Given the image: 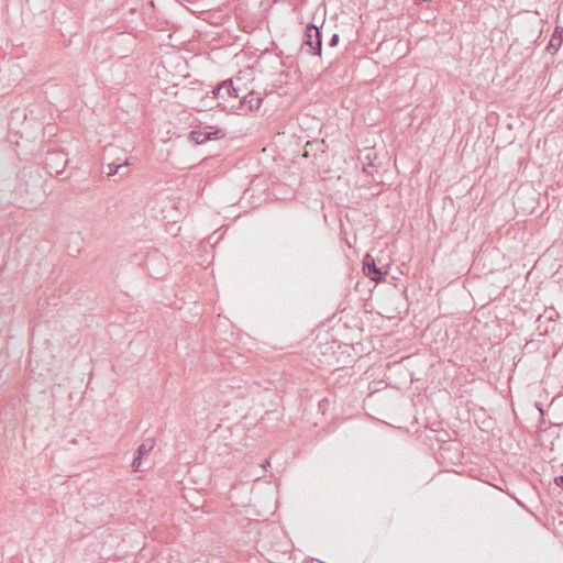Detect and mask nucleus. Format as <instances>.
Segmentation results:
<instances>
[{
	"instance_id": "obj_7",
	"label": "nucleus",
	"mask_w": 563,
	"mask_h": 563,
	"mask_svg": "<svg viewBox=\"0 0 563 563\" xmlns=\"http://www.w3.org/2000/svg\"><path fill=\"white\" fill-rule=\"evenodd\" d=\"M223 136V132L219 129L213 130L211 126H206L190 132V140L197 145L205 144L210 140H218Z\"/></svg>"
},
{
	"instance_id": "obj_15",
	"label": "nucleus",
	"mask_w": 563,
	"mask_h": 563,
	"mask_svg": "<svg viewBox=\"0 0 563 563\" xmlns=\"http://www.w3.org/2000/svg\"><path fill=\"white\" fill-rule=\"evenodd\" d=\"M269 465H271L269 460H265V461L263 462V464H262V467H263V468H266V467H267V466H269Z\"/></svg>"
},
{
	"instance_id": "obj_4",
	"label": "nucleus",
	"mask_w": 563,
	"mask_h": 563,
	"mask_svg": "<svg viewBox=\"0 0 563 563\" xmlns=\"http://www.w3.org/2000/svg\"><path fill=\"white\" fill-rule=\"evenodd\" d=\"M68 164L63 152H48L45 157V168L49 175H59Z\"/></svg>"
},
{
	"instance_id": "obj_13",
	"label": "nucleus",
	"mask_w": 563,
	"mask_h": 563,
	"mask_svg": "<svg viewBox=\"0 0 563 563\" xmlns=\"http://www.w3.org/2000/svg\"><path fill=\"white\" fill-rule=\"evenodd\" d=\"M339 41H340L339 34L334 33L331 36V38H330L328 44H329V46L334 47V46H336L339 44Z\"/></svg>"
},
{
	"instance_id": "obj_2",
	"label": "nucleus",
	"mask_w": 563,
	"mask_h": 563,
	"mask_svg": "<svg viewBox=\"0 0 563 563\" xmlns=\"http://www.w3.org/2000/svg\"><path fill=\"white\" fill-rule=\"evenodd\" d=\"M302 48L313 56H321L322 53V32L312 23H309L305 30V41Z\"/></svg>"
},
{
	"instance_id": "obj_14",
	"label": "nucleus",
	"mask_w": 563,
	"mask_h": 563,
	"mask_svg": "<svg viewBox=\"0 0 563 563\" xmlns=\"http://www.w3.org/2000/svg\"><path fill=\"white\" fill-rule=\"evenodd\" d=\"M554 482L558 486H563V475L556 476Z\"/></svg>"
},
{
	"instance_id": "obj_8",
	"label": "nucleus",
	"mask_w": 563,
	"mask_h": 563,
	"mask_svg": "<svg viewBox=\"0 0 563 563\" xmlns=\"http://www.w3.org/2000/svg\"><path fill=\"white\" fill-rule=\"evenodd\" d=\"M128 161L123 163L111 162L102 166V172L106 173L108 177L119 174L120 177L123 178L128 175Z\"/></svg>"
},
{
	"instance_id": "obj_3",
	"label": "nucleus",
	"mask_w": 563,
	"mask_h": 563,
	"mask_svg": "<svg viewBox=\"0 0 563 563\" xmlns=\"http://www.w3.org/2000/svg\"><path fill=\"white\" fill-rule=\"evenodd\" d=\"M363 272L369 277L372 280L379 283L385 279L388 274V267L382 266L378 267L374 257L369 254H366L363 261Z\"/></svg>"
},
{
	"instance_id": "obj_11",
	"label": "nucleus",
	"mask_w": 563,
	"mask_h": 563,
	"mask_svg": "<svg viewBox=\"0 0 563 563\" xmlns=\"http://www.w3.org/2000/svg\"><path fill=\"white\" fill-rule=\"evenodd\" d=\"M562 41H563L562 35H561V34L556 35V34L554 33V34L552 35V37H551V41H550V43H549L548 48H549V49H550V48H554V49L556 51V49L559 48V46L562 44Z\"/></svg>"
},
{
	"instance_id": "obj_12",
	"label": "nucleus",
	"mask_w": 563,
	"mask_h": 563,
	"mask_svg": "<svg viewBox=\"0 0 563 563\" xmlns=\"http://www.w3.org/2000/svg\"><path fill=\"white\" fill-rule=\"evenodd\" d=\"M191 85H195V82H191ZM196 86H197V87H194V88H195V100H198V99H199V97H200L201 95H203V92H205L206 90H203L202 85H201L200 82H196Z\"/></svg>"
},
{
	"instance_id": "obj_9",
	"label": "nucleus",
	"mask_w": 563,
	"mask_h": 563,
	"mask_svg": "<svg viewBox=\"0 0 563 563\" xmlns=\"http://www.w3.org/2000/svg\"><path fill=\"white\" fill-rule=\"evenodd\" d=\"M223 101L236 102L240 96V89L233 86L232 79L222 81Z\"/></svg>"
},
{
	"instance_id": "obj_10",
	"label": "nucleus",
	"mask_w": 563,
	"mask_h": 563,
	"mask_svg": "<svg viewBox=\"0 0 563 563\" xmlns=\"http://www.w3.org/2000/svg\"><path fill=\"white\" fill-rule=\"evenodd\" d=\"M208 91H209L210 97H212V100L214 103L223 101L222 82Z\"/></svg>"
},
{
	"instance_id": "obj_6",
	"label": "nucleus",
	"mask_w": 563,
	"mask_h": 563,
	"mask_svg": "<svg viewBox=\"0 0 563 563\" xmlns=\"http://www.w3.org/2000/svg\"><path fill=\"white\" fill-rule=\"evenodd\" d=\"M155 441L153 438H147L143 441V443L137 448L135 457L132 462L133 471L142 472L146 467L144 466L143 460L150 454V452L154 449Z\"/></svg>"
},
{
	"instance_id": "obj_1",
	"label": "nucleus",
	"mask_w": 563,
	"mask_h": 563,
	"mask_svg": "<svg viewBox=\"0 0 563 563\" xmlns=\"http://www.w3.org/2000/svg\"><path fill=\"white\" fill-rule=\"evenodd\" d=\"M263 102V98L255 91H250L242 97L239 96L236 102L220 101L218 106L221 110L239 115H244L249 111L258 110Z\"/></svg>"
},
{
	"instance_id": "obj_5",
	"label": "nucleus",
	"mask_w": 563,
	"mask_h": 563,
	"mask_svg": "<svg viewBox=\"0 0 563 563\" xmlns=\"http://www.w3.org/2000/svg\"><path fill=\"white\" fill-rule=\"evenodd\" d=\"M187 101L189 102L190 107L196 111H207L210 109H213L214 107H218V102L214 103L212 100V97H210L209 91H205L203 95L199 97L198 100H195V88L191 87L187 91Z\"/></svg>"
}]
</instances>
